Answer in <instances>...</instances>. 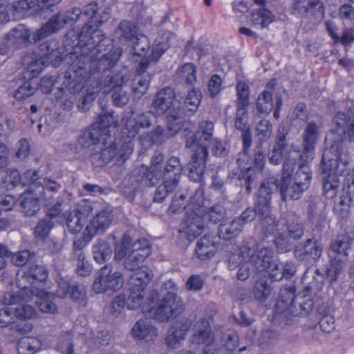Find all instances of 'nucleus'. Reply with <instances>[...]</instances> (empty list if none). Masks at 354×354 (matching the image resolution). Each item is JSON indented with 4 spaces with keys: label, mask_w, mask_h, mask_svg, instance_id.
<instances>
[{
    "label": "nucleus",
    "mask_w": 354,
    "mask_h": 354,
    "mask_svg": "<svg viewBox=\"0 0 354 354\" xmlns=\"http://www.w3.org/2000/svg\"><path fill=\"white\" fill-rule=\"evenodd\" d=\"M153 276L152 270L147 266L134 270L129 280L130 295L127 301L128 308L136 310L141 307L146 316L159 322L177 317L185 310V305L182 299L176 295L178 288L172 280L164 283L162 291L165 295L160 301L156 290L151 291L145 301V289Z\"/></svg>",
    "instance_id": "obj_1"
},
{
    "label": "nucleus",
    "mask_w": 354,
    "mask_h": 354,
    "mask_svg": "<svg viewBox=\"0 0 354 354\" xmlns=\"http://www.w3.org/2000/svg\"><path fill=\"white\" fill-rule=\"evenodd\" d=\"M129 79V71L123 68L118 73L109 77L104 85L102 86L95 73L92 74L84 67L77 66L75 63H73L66 71L62 86L59 88L73 96L85 88L82 102L77 105L78 109L82 111L88 109V104L93 102L100 91L103 93L111 92L114 104L122 107L129 100V94L122 89Z\"/></svg>",
    "instance_id": "obj_2"
},
{
    "label": "nucleus",
    "mask_w": 354,
    "mask_h": 354,
    "mask_svg": "<svg viewBox=\"0 0 354 354\" xmlns=\"http://www.w3.org/2000/svg\"><path fill=\"white\" fill-rule=\"evenodd\" d=\"M152 115L151 111L135 114L133 111L124 115L121 120L123 137L113 145L105 147L110 139L109 133L106 142H102L96 152L91 155L92 163L97 167H102L111 161L118 165L124 163L133 151L131 140L138 136L142 129L151 126Z\"/></svg>",
    "instance_id": "obj_3"
},
{
    "label": "nucleus",
    "mask_w": 354,
    "mask_h": 354,
    "mask_svg": "<svg viewBox=\"0 0 354 354\" xmlns=\"http://www.w3.org/2000/svg\"><path fill=\"white\" fill-rule=\"evenodd\" d=\"M97 4L92 3L88 4L82 14L89 18L78 35V42L74 48L68 53L77 58L86 57L90 54L93 56L105 50L103 48L109 43L102 32L99 29L100 25L106 21L110 15L109 12L98 13Z\"/></svg>",
    "instance_id": "obj_4"
},
{
    "label": "nucleus",
    "mask_w": 354,
    "mask_h": 354,
    "mask_svg": "<svg viewBox=\"0 0 354 354\" xmlns=\"http://www.w3.org/2000/svg\"><path fill=\"white\" fill-rule=\"evenodd\" d=\"M47 277L48 272L44 266L32 265L19 270L17 284L23 299L28 301L35 296V303L41 312L55 315L58 313V308L53 301L54 295L36 285L44 282Z\"/></svg>",
    "instance_id": "obj_5"
},
{
    "label": "nucleus",
    "mask_w": 354,
    "mask_h": 354,
    "mask_svg": "<svg viewBox=\"0 0 354 354\" xmlns=\"http://www.w3.org/2000/svg\"><path fill=\"white\" fill-rule=\"evenodd\" d=\"M207 203L208 200L204 197V189L198 188L190 197L187 207V218L183 227L179 230V232L185 234L187 239H194L202 233L205 220L216 223L224 218L225 212L222 205H214L207 212Z\"/></svg>",
    "instance_id": "obj_6"
},
{
    "label": "nucleus",
    "mask_w": 354,
    "mask_h": 354,
    "mask_svg": "<svg viewBox=\"0 0 354 354\" xmlns=\"http://www.w3.org/2000/svg\"><path fill=\"white\" fill-rule=\"evenodd\" d=\"M278 188L276 184V179L274 176L270 177L267 180L263 182L259 189L257 201L255 203V209L250 207L247 208L239 217L243 226L249 222L252 221L257 215L260 218V226L264 234L273 233L272 227L270 229V223L274 224V218L270 214V199L271 194Z\"/></svg>",
    "instance_id": "obj_7"
},
{
    "label": "nucleus",
    "mask_w": 354,
    "mask_h": 354,
    "mask_svg": "<svg viewBox=\"0 0 354 354\" xmlns=\"http://www.w3.org/2000/svg\"><path fill=\"white\" fill-rule=\"evenodd\" d=\"M174 35L167 32L166 39H156L152 46L151 53L147 56L142 57L136 68V75L131 83V91L136 98H141L148 91L151 77L146 73L148 68L155 65L162 55L169 47V39Z\"/></svg>",
    "instance_id": "obj_8"
},
{
    "label": "nucleus",
    "mask_w": 354,
    "mask_h": 354,
    "mask_svg": "<svg viewBox=\"0 0 354 354\" xmlns=\"http://www.w3.org/2000/svg\"><path fill=\"white\" fill-rule=\"evenodd\" d=\"M117 124L112 111H102L97 121L82 132L77 140V145L83 149L91 148L92 151H97L102 141L105 142L109 137V129L115 127Z\"/></svg>",
    "instance_id": "obj_9"
},
{
    "label": "nucleus",
    "mask_w": 354,
    "mask_h": 354,
    "mask_svg": "<svg viewBox=\"0 0 354 354\" xmlns=\"http://www.w3.org/2000/svg\"><path fill=\"white\" fill-rule=\"evenodd\" d=\"M113 40L122 44H130L135 55L141 57L149 55V39L146 35L139 32L138 26L134 22L122 21L114 32Z\"/></svg>",
    "instance_id": "obj_10"
},
{
    "label": "nucleus",
    "mask_w": 354,
    "mask_h": 354,
    "mask_svg": "<svg viewBox=\"0 0 354 354\" xmlns=\"http://www.w3.org/2000/svg\"><path fill=\"white\" fill-rule=\"evenodd\" d=\"M311 180L312 172L308 165L300 164L293 178L281 179L280 185L276 180V184L278 186L277 190L279 189L283 201L288 199L297 200L308 189Z\"/></svg>",
    "instance_id": "obj_11"
},
{
    "label": "nucleus",
    "mask_w": 354,
    "mask_h": 354,
    "mask_svg": "<svg viewBox=\"0 0 354 354\" xmlns=\"http://www.w3.org/2000/svg\"><path fill=\"white\" fill-rule=\"evenodd\" d=\"M330 150L324 151L322 160V173L323 175V188L328 198H333L339 187L338 176L347 174V162L330 158Z\"/></svg>",
    "instance_id": "obj_12"
},
{
    "label": "nucleus",
    "mask_w": 354,
    "mask_h": 354,
    "mask_svg": "<svg viewBox=\"0 0 354 354\" xmlns=\"http://www.w3.org/2000/svg\"><path fill=\"white\" fill-rule=\"evenodd\" d=\"M272 227L273 233L268 234V236H273L270 241L273 242L277 250L280 252H286L289 250L290 239H298L304 234L302 226L297 222H292L286 224L284 219L270 223V229Z\"/></svg>",
    "instance_id": "obj_13"
},
{
    "label": "nucleus",
    "mask_w": 354,
    "mask_h": 354,
    "mask_svg": "<svg viewBox=\"0 0 354 354\" xmlns=\"http://www.w3.org/2000/svg\"><path fill=\"white\" fill-rule=\"evenodd\" d=\"M351 241L348 236L341 235L331 244L328 252L331 259L330 265L326 270L327 278L331 281H335L340 274L347 259V250L351 246Z\"/></svg>",
    "instance_id": "obj_14"
},
{
    "label": "nucleus",
    "mask_w": 354,
    "mask_h": 354,
    "mask_svg": "<svg viewBox=\"0 0 354 354\" xmlns=\"http://www.w3.org/2000/svg\"><path fill=\"white\" fill-rule=\"evenodd\" d=\"M180 100H177L174 91L167 87L161 89L156 95L152 104L156 114L162 115L168 112L167 115V123L180 122L178 113L180 109Z\"/></svg>",
    "instance_id": "obj_15"
},
{
    "label": "nucleus",
    "mask_w": 354,
    "mask_h": 354,
    "mask_svg": "<svg viewBox=\"0 0 354 354\" xmlns=\"http://www.w3.org/2000/svg\"><path fill=\"white\" fill-rule=\"evenodd\" d=\"M124 285L123 274L114 270L110 265H105L97 272L93 290L97 294H113L121 290Z\"/></svg>",
    "instance_id": "obj_16"
},
{
    "label": "nucleus",
    "mask_w": 354,
    "mask_h": 354,
    "mask_svg": "<svg viewBox=\"0 0 354 354\" xmlns=\"http://www.w3.org/2000/svg\"><path fill=\"white\" fill-rule=\"evenodd\" d=\"M182 168L179 159L176 157H171L167 160L165 167L164 176L162 178L163 185H160L155 193L154 201L162 202L169 193L173 192L178 185Z\"/></svg>",
    "instance_id": "obj_17"
},
{
    "label": "nucleus",
    "mask_w": 354,
    "mask_h": 354,
    "mask_svg": "<svg viewBox=\"0 0 354 354\" xmlns=\"http://www.w3.org/2000/svg\"><path fill=\"white\" fill-rule=\"evenodd\" d=\"M94 209L95 203L84 199L77 203L73 211L63 214L68 232L73 234L83 233L88 223L87 218Z\"/></svg>",
    "instance_id": "obj_18"
},
{
    "label": "nucleus",
    "mask_w": 354,
    "mask_h": 354,
    "mask_svg": "<svg viewBox=\"0 0 354 354\" xmlns=\"http://www.w3.org/2000/svg\"><path fill=\"white\" fill-rule=\"evenodd\" d=\"M82 12L79 8H73L66 13H57L51 17L48 21L37 30L32 35V40L36 42L62 29L65 25L72 21H77Z\"/></svg>",
    "instance_id": "obj_19"
},
{
    "label": "nucleus",
    "mask_w": 354,
    "mask_h": 354,
    "mask_svg": "<svg viewBox=\"0 0 354 354\" xmlns=\"http://www.w3.org/2000/svg\"><path fill=\"white\" fill-rule=\"evenodd\" d=\"M20 290L15 296L19 299L18 303L13 305V310L15 319L20 321L15 325L16 331L21 334H27L34 328V324L30 322L36 319L38 316L36 309L30 305L20 304L21 301H32L35 296L31 297L30 300H24L20 296Z\"/></svg>",
    "instance_id": "obj_20"
},
{
    "label": "nucleus",
    "mask_w": 354,
    "mask_h": 354,
    "mask_svg": "<svg viewBox=\"0 0 354 354\" xmlns=\"http://www.w3.org/2000/svg\"><path fill=\"white\" fill-rule=\"evenodd\" d=\"M254 250L247 245H243L237 253L233 254L229 260V268L233 270L236 268V263L239 266L237 277L239 280H245L250 274L251 267L256 268L252 259L257 258L254 254Z\"/></svg>",
    "instance_id": "obj_21"
},
{
    "label": "nucleus",
    "mask_w": 354,
    "mask_h": 354,
    "mask_svg": "<svg viewBox=\"0 0 354 354\" xmlns=\"http://www.w3.org/2000/svg\"><path fill=\"white\" fill-rule=\"evenodd\" d=\"M112 212L104 209L98 212L86 223L83 232V241L88 243L98 234L104 233L113 222Z\"/></svg>",
    "instance_id": "obj_22"
},
{
    "label": "nucleus",
    "mask_w": 354,
    "mask_h": 354,
    "mask_svg": "<svg viewBox=\"0 0 354 354\" xmlns=\"http://www.w3.org/2000/svg\"><path fill=\"white\" fill-rule=\"evenodd\" d=\"M62 0H23L13 3L12 6H4L8 15L14 17L21 16L26 11L30 14H39L44 9L49 8L58 4Z\"/></svg>",
    "instance_id": "obj_23"
},
{
    "label": "nucleus",
    "mask_w": 354,
    "mask_h": 354,
    "mask_svg": "<svg viewBox=\"0 0 354 354\" xmlns=\"http://www.w3.org/2000/svg\"><path fill=\"white\" fill-rule=\"evenodd\" d=\"M163 160V154L157 153L152 157L150 167L145 165L139 167L138 172L142 175L141 181L146 185L153 187L156 185L164 176L165 170H162Z\"/></svg>",
    "instance_id": "obj_24"
},
{
    "label": "nucleus",
    "mask_w": 354,
    "mask_h": 354,
    "mask_svg": "<svg viewBox=\"0 0 354 354\" xmlns=\"http://www.w3.org/2000/svg\"><path fill=\"white\" fill-rule=\"evenodd\" d=\"M151 254V247L147 239H142L134 242L131 250L124 260V267L129 270L139 268L140 266Z\"/></svg>",
    "instance_id": "obj_25"
},
{
    "label": "nucleus",
    "mask_w": 354,
    "mask_h": 354,
    "mask_svg": "<svg viewBox=\"0 0 354 354\" xmlns=\"http://www.w3.org/2000/svg\"><path fill=\"white\" fill-rule=\"evenodd\" d=\"M44 188L42 185L33 184L30 189L21 194V206L23 212L27 216L35 215L40 209V202L43 203Z\"/></svg>",
    "instance_id": "obj_26"
},
{
    "label": "nucleus",
    "mask_w": 354,
    "mask_h": 354,
    "mask_svg": "<svg viewBox=\"0 0 354 354\" xmlns=\"http://www.w3.org/2000/svg\"><path fill=\"white\" fill-rule=\"evenodd\" d=\"M168 125L167 131H165L162 127L158 126L156 129L147 133L146 136L140 135L141 133V132H140L138 135L139 136L138 138L141 142L147 141L151 145H160L181 129L180 122H171L168 123ZM145 129L146 128H144L141 130Z\"/></svg>",
    "instance_id": "obj_27"
},
{
    "label": "nucleus",
    "mask_w": 354,
    "mask_h": 354,
    "mask_svg": "<svg viewBox=\"0 0 354 354\" xmlns=\"http://www.w3.org/2000/svg\"><path fill=\"white\" fill-rule=\"evenodd\" d=\"M272 250L270 246H266L264 243H262L258 246L257 258L252 259L256 266V269L259 272L268 273L270 279L272 272L274 274L278 272L274 269L272 264H281L272 259Z\"/></svg>",
    "instance_id": "obj_28"
},
{
    "label": "nucleus",
    "mask_w": 354,
    "mask_h": 354,
    "mask_svg": "<svg viewBox=\"0 0 354 354\" xmlns=\"http://www.w3.org/2000/svg\"><path fill=\"white\" fill-rule=\"evenodd\" d=\"M192 344L211 346L214 342V337L211 333L209 319L206 317L198 319L194 325L193 334L191 337Z\"/></svg>",
    "instance_id": "obj_29"
},
{
    "label": "nucleus",
    "mask_w": 354,
    "mask_h": 354,
    "mask_svg": "<svg viewBox=\"0 0 354 354\" xmlns=\"http://www.w3.org/2000/svg\"><path fill=\"white\" fill-rule=\"evenodd\" d=\"M23 63L25 66L24 77L30 80L38 76L46 66L45 58L39 50L26 55Z\"/></svg>",
    "instance_id": "obj_30"
},
{
    "label": "nucleus",
    "mask_w": 354,
    "mask_h": 354,
    "mask_svg": "<svg viewBox=\"0 0 354 354\" xmlns=\"http://www.w3.org/2000/svg\"><path fill=\"white\" fill-rule=\"evenodd\" d=\"M190 328L188 321L175 322L169 328L165 338L168 347L176 348L180 347L185 339L187 331Z\"/></svg>",
    "instance_id": "obj_31"
},
{
    "label": "nucleus",
    "mask_w": 354,
    "mask_h": 354,
    "mask_svg": "<svg viewBox=\"0 0 354 354\" xmlns=\"http://www.w3.org/2000/svg\"><path fill=\"white\" fill-rule=\"evenodd\" d=\"M295 254L299 260L316 261L322 256V248L317 241L308 239L303 246L295 248Z\"/></svg>",
    "instance_id": "obj_32"
},
{
    "label": "nucleus",
    "mask_w": 354,
    "mask_h": 354,
    "mask_svg": "<svg viewBox=\"0 0 354 354\" xmlns=\"http://www.w3.org/2000/svg\"><path fill=\"white\" fill-rule=\"evenodd\" d=\"M214 129V124L211 121H203L199 124L197 136H199V140L192 138L187 140L186 145L189 148H194L195 150L199 149L200 146H205L207 149V145L202 142H209L212 138Z\"/></svg>",
    "instance_id": "obj_33"
},
{
    "label": "nucleus",
    "mask_w": 354,
    "mask_h": 354,
    "mask_svg": "<svg viewBox=\"0 0 354 354\" xmlns=\"http://www.w3.org/2000/svg\"><path fill=\"white\" fill-rule=\"evenodd\" d=\"M208 155L205 146L201 145L199 149L194 151L193 165L189 169V178L193 181H200L203 175L205 159Z\"/></svg>",
    "instance_id": "obj_34"
},
{
    "label": "nucleus",
    "mask_w": 354,
    "mask_h": 354,
    "mask_svg": "<svg viewBox=\"0 0 354 354\" xmlns=\"http://www.w3.org/2000/svg\"><path fill=\"white\" fill-rule=\"evenodd\" d=\"M265 165V155L264 153L258 150L254 155V160L248 159L245 162H242V165L245 167H250V169L247 171L243 169V167H240L243 172V177L246 179L248 183L253 182L256 178V173L260 172L263 169Z\"/></svg>",
    "instance_id": "obj_35"
},
{
    "label": "nucleus",
    "mask_w": 354,
    "mask_h": 354,
    "mask_svg": "<svg viewBox=\"0 0 354 354\" xmlns=\"http://www.w3.org/2000/svg\"><path fill=\"white\" fill-rule=\"evenodd\" d=\"M333 122L338 129H342L345 136L351 141H354V117L352 113L348 112L346 114L344 112H337L333 118Z\"/></svg>",
    "instance_id": "obj_36"
},
{
    "label": "nucleus",
    "mask_w": 354,
    "mask_h": 354,
    "mask_svg": "<svg viewBox=\"0 0 354 354\" xmlns=\"http://www.w3.org/2000/svg\"><path fill=\"white\" fill-rule=\"evenodd\" d=\"M133 337L138 340L151 341L157 336L156 328L145 319L138 320L131 330Z\"/></svg>",
    "instance_id": "obj_37"
},
{
    "label": "nucleus",
    "mask_w": 354,
    "mask_h": 354,
    "mask_svg": "<svg viewBox=\"0 0 354 354\" xmlns=\"http://www.w3.org/2000/svg\"><path fill=\"white\" fill-rule=\"evenodd\" d=\"M243 230V223L239 218L223 221L218 227V236L225 240L236 237Z\"/></svg>",
    "instance_id": "obj_38"
},
{
    "label": "nucleus",
    "mask_w": 354,
    "mask_h": 354,
    "mask_svg": "<svg viewBox=\"0 0 354 354\" xmlns=\"http://www.w3.org/2000/svg\"><path fill=\"white\" fill-rule=\"evenodd\" d=\"M41 340L33 336H26L17 341V351L18 354H35L42 350Z\"/></svg>",
    "instance_id": "obj_39"
},
{
    "label": "nucleus",
    "mask_w": 354,
    "mask_h": 354,
    "mask_svg": "<svg viewBox=\"0 0 354 354\" xmlns=\"http://www.w3.org/2000/svg\"><path fill=\"white\" fill-rule=\"evenodd\" d=\"M31 33L26 26L19 24L12 29L7 35V40L10 44L26 46L30 42Z\"/></svg>",
    "instance_id": "obj_40"
},
{
    "label": "nucleus",
    "mask_w": 354,
    "mask_h": 354,
    "mask_svg": "<svg viewBox=\"0 0 354 354\" xmlns=\"http://www.w3.org/2000/svg\"><path fill=\"white\" fill-rule=\"evenodd\" d=\"M287 134L288 131L286 127L280 126L278 129L275 145L273 147L271 155L269 158L270 163L277 165L280 162L283 155V151L286 147V136Z\"/></svg>",
    "instance_id": "obj_41"
},
{
    "label": "nucleus",
    "mask_w": 354,
    "mask_h": 354,
    "mask_svg": "<svg viewBox=\"0 0 354 354\" xmlns=\"http://www.w3.org/2000/svg\"><path fill=\"white\" fill-rule=\"evenodd\" d=\"M195 251L198 258L201 260L211 258L216 252V247L212 237L205 235L198 240Z\"/></svg>",
    "instance_id": "obj_42"
},
{
    "label": "nucleus",
    "mask_w": 354,
    "mask_h": 354,
    "mask_svg": "<svg viewBox=\"0 0 354 354\" xmlns=\"http://www.w3.org/2000/svg\"><path fill=\"white\" fill-rule=\"evenodd\" d=\"M19 299L12 296L9 304L0 309V328H7L17 324L13 310V305L18 303Z\"/></svg>",
    "instance_id": "obj_43"
},
{
    "label": "nucleus",
    "mask_w": 354,
    "mask_h": 354,
    "mask_svg": "<svg viewBox=\"0 0 354 354\" xmlns=\"http://www.w3.org/2000/svg\"><path fill=\"white\" fill-rule=\"evenodd\" d=\"M112 250L105 241H99L93 247V256L94 260L100 264L108 261L111 256Z\"/></svg>",
    "instance_id": "obj_44"
},
{
    "label": "nucleus",
    "mask_w": 354,
    "mask_h": 354,
    "mask_svg": "<svg viewBox=\"0 0 354 354\" xmlns=\"http://www.w3.org/2000/svg\"><path fill=\"white\" fill-rule=\"evenodd\" d=\"M122 55V50L120 47L114 48L111 52L99 59L97 62L99 69L105 71L113 67L119 61Z\"/></svg>",
    "instance_id": "obj_45"
},
{
    "label": "nucleus",
    "mask_w": 354,
    "mask_h": 354,
    "mask_svg": "<svg viewBox=\"0 0 354 354\" xmlns=\"http://www.w3.org/2000/svg\"><path fill=\"white\" fill-rule=\"evenodd\" d=\"M202 95L198 90L192 89L187 95L185 98L180 101V108L187 109L192 113L196 112L201 104Z\"/></svg>",
    "instance_id": "obj_46"
},
{
    "label": "nucleus",
    "mask_w": 354,
    "mask_h": 354,
    "mask_svg": "<svg viewBox=\"0 0 354 354\" xmlns=\"http://www.w3.org/2000/svg\"><path fill=\"white\" fill-rule=\"evenodd\" d=\"M22 82L14 93V98L17 101H24L32 96L37 91V87L34 86L30 79Z\"/></svg>",
    "instance_id": "obj_47"
},
{
    "label": "nucleus",
    "mask_w": 354,
    "mask_h": 354,
    "mask_svg": "<svg viewBox=\"0 0 354 354\" xmlns=\"http://www.w3.org/2000/svg\"><path fill=\"white\" fill-rule=\"evenodd\" d=\"M274 17L270 11L265 8H260L252 14L251 21L254 26L260 25L265 28L273 21Z\"/></svg>",
    "instance_id": "obj_48"
},
{
    "label": "nucleus",
    "mask_w": 354,
    "mask_h": 354,
    "mask_svg": "<svg viewBox=\"0 0 354 354\" xmlns=\"http://www.w3.org/2000/svg\"><path fill=\"white\" fill-rule=\"evenodd\" d=\"M71 331L62 332L58 337L56 348L62 354H74V345L71 342Z\"/></svg>",
    "instance_id": "obj_49"
},
{
    "label": "nucleus",
    "mask_w": 354,
    "mask_h": 354,
    "mask_svg": "<svg viewBox=\"0 0 354 354\" xmlns=\"http://www.w3.org/2000/svg\"><path fill=\"white\" fill-rule=\"evenodd\" d=\"M2 183L4 188L11 189L21 183L22 178L18 170L8 169L2 174Z\"/></svg>",
    "instance_id": "obj_50"
},
{
    "label": "nucleus",
    "mask_w": 354,
    "mask_h": 354,
    "mask_svg": "<svg viewBox=\"0 0 354 354\" xmlns=\"http://www.w3.org/2000/svg\"><path fill=\"white\" fill-rule=\"evenodd\" d=\"M257 107L259 113L265 114H269L273 110L272 95L270 91H265L259 96Z\"/></svg>",
    "instance_id": "obj_51"
},
{
    "label": "nucleus",
    "mask_w": 354,
    "mask_h": 354,
    "mask_svg": "<svg viewBox=\"0 0 354 354\" xmlns=\"http://www.w3.org/2000/svg\"><path fill=\"white\" fill-rule=\"evenodd\" d=\"M46 48V53H42V55L46 60V66L51 64L54 67H58L60 66L62 60L64 59V56L60 52L59 48H50L46 45L44 46Z\"/></svg>",
    "instance_id": "obj_52"
},
{
    "label": "nucleus",
    "mask_w": 354,
    "mask_h": 354,
    "mask_svg": "<svg viewBox=\"0 0 354 354\" xmlns=\"http://www.w3.org/2000/svg\"><path fill=\"white\" fill-rule=\"evenodd\" d=\"M132 240L129 235L124 234L122 240L120 243L115 245V258L118 260L126 259L127 256L131 250Z\"/></svg>",
    "instance_id": "obj_53"
},
{
    "label": "nucleus",
    "mask_w": 354,
    "mask_h": 354,
    "mask_svg": "<svg viewBox=\"0 0 354 354\" xmlns=\"http://www.w3.org/2000/svg\"><path fill=\"white\" fill-rule=\"evenodd\" d=\"M77 261L76 272L79 276L87 277L91 274L93 268L89 261L86 259L84 252H78L75 254Z\"/></svg>",
    "instance_id": "obj_54"
},
{
    "label": "nucleus",
    "mask_w": 354,
    "mask_h": 354,
    "mask_svg": "<svg viewBox=\"0 0 354 354\" xmlns=\"http://www.w3.org/2000/svg\"><path fill=\"white\" fill-rule=\"evenodd\" d=\"M249 87L246 83L239 82L236 84V107L248 108L249 104Z\"/></svg>",
    "instance_id": "obj_55"
},
{
    "label": "nucleus",
    "mask_w": 354,
    "mask_h": 354,
    "mask_svg": "<svg viewBox=\"0 0 354 354\" xmlns=\"http://www.w3.org/2000/svg\"><path fill=\"white\" fill-rule=\"evenodd\" d=\"M196 67L192 63H186L177 71L178 75L187 83L192 84L196 80Z\"/></svg>",
    "instance_id": "obj_56"
},
{
    "label": "nucleus",
    "mask_w": 354,
    "mask_h": 354,
    "mask_svg": "<svg viewBox=\"0 0 354 354\" xmlns=\"http://www.w3.org/2000/svg\"><path fill=\"white\" fill-rule=\"evenodd\" d=\"M319 136V127L315 122H309L304 131L303 145L314 146Z\"/></svg>",
    "instance_id": "obj_57"
},
{
    "label": "nucleus",
    "mask_w": 354,
    "mask_h": 354,
    "mask_svg": "<svg viewBox=\"0 0 354 354\" xmlns=\"http://www.w3.org/2000/svg\"><path fill=\"white\" fill-rule=\"evenodd\" d=\"M127 301L124 295H119L115 297L108 307L109 313L113 317H118L123 311L125 305H127ZM128 307V306H127ZM129 309V308H127Z\"/></svg>",
    "instance_id": "obj_58"
},
{
    "label": "nucleus",
    "mask_w": 354,
    "mask_h": 354,
    "mask_svg": "<svg viewBox=\"0 0 354 354\" xmlns=\"http://www.w3.org/2000/svg\"><path fill=\"white\" fill-rule=\"evenodd\" d=\"M242 141L243 145V152L240 154L239 158L237 160L239 167H243V169L247 171L250 169V167H245L242 165V162H245L248 159L247 151L250 147L252 144V136L250 130L242 131Z\"/></svg>",
    "instance_id": "obj_59"
},
{
    "label": "nucleus",
    "mask_w": 354,
    "mask_h": 354,
    "mask_svg": "<svg viewBox=\"0 0 354 354\" xmlns=\"http://www.w3.org/2000/svg\"><path fill=\"white\" fill-rule=\"evenodd\" d=\"M274 269L278 272L277 274L271 273V279L272 281H279L282 278L285 277L289 279L292 277L295 273V269L293 266L289 264L283 266L282 264H272Z\"/></svg>",
    "instance_id": "obj_60"
},
{
    "label": "nucleus",
    "mask_w": 354,
    "mask_h": 354,
    "mask_svg": "<svg viewBox=\"0 0 354 354\" xmlns=\"http://www.w3.org/2000/svg\"><path fill=\"white\" fill-rule=\"evenodd\" d=\"M43 204L48 207L47 216L51 221L53 218L59 216L61 213L62 203L59 201L55 203V197L50 196L48 198H44Z\"/></svg>",
    "instance_id": "obj_61"
},
{
    "label": "nucleus",
    "mask_w": 354,
    "mask_h": 354,
    "mask_svg": "<svg viewBox=\"0 0 354 354\" xmlns=\"http://www.w3.org/2000/svg\"><path fill=\"white\" fill-rule=\"evenodd\" d=\"M256 134L261 142L268 140L272 134V125L268 120H261L256 127Z\"/></svg>",
    "instance_id": "obj_62"
},
{
    "label": "nucleus",
    "mask_w": 354,
    "mask_h": 354,
    "mask_svg": "<svg viewBox=\"0 0 354 354\" xmlns=\"http://www.w3.org/2000/svg\"><path fill=\"white\" fill-rule=\"evenodd\" d=\"M53 226V222L49 218H44L35 228V235L39 239H45Z\"/></svg>",
    "instance_id": "obj_63"
},
{
    "label": "nucleus",
    "mask_w": 354,
    "mask_h": 354,
    "mask_svg": "<svg viewBox=\"0 0 354 354\" xmlns=\"http://www.w3.org/2000/svg\"><path fill=\"white\" fill-rule=\"evenodd\" d=\"M235 127L241 131L250 129L248 126V108L236 107Z\"/></svg>",
    "instance_id": "obj_64"
}]
</instances>
